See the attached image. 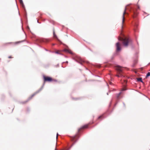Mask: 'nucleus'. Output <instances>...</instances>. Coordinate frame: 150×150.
Segmentation results:
<instances>
[{"label":"nucleus","mask_w":150,"mask_h":150,"mask_svg":"<svg viewBox=\"0 0 150 150\" xmlns=\"http://www.w3.org/2000/svg\"><path fill=\"white\" fill-rule=\"evenodd\" d=\"M103 115H102L100 116H99L98 118V120H100L101 119V118H103Z\"/></svg>","instance_id":"ddd939ff"},{"label":"nucleus","mask_w":150,"mask_h":150,"mask_svg":"<svg viewBox=\"0 0 150 150\" xmlns=\"http://www.w3.org/2000/svg\"><path fill=\"white\" fill-rule=\"evenodd\" d=\"M124 85L125 84L127 83V81L126 80H124Z\"/></svg>","instance_id":"a211bd4d"},{"label":"nucleus","mask_w":150,"mask_h":150,"mask_svg":"<svg viewBox=\"0 0 150 150\" xmlns=\"http://www.w3.org/2000/svg\"><path fill=\"white\" fill-rule=\"evenodd\" d=\"M64 51L65 52L69 53L70 54H72V52L70 50L67 49H65Z\"/></svg>","instance_id":"1a4fd4ad"},{"label":"nucleus","mask_w":150,"mask_h":150,"mask_svg":"<svg viewBox=\"0 0 150 150\" xmlns=\"http://www.w3.org/2000/svg\"><path fill=\"white\" fill-rule=\"evenodd\" d=\"M34 96V94L32 95L29 98H28V99L26 101H23L21 102V104H26L29 100H31L32 98Z\"/></svg>","instance_id":"6e6552de"},{"label":"nucleus","mask_w":150,"mask_h":150,"mask_svg":"<svg viewBox=\"0 0 150 150\" xmlns=\"http://www.w3.org/2000/svg\"><path fill=\"white\" fill-rule=\"evenodd\" d=\"M58 133L57 134V137H56V138L57 139L58 138Z\"/></svg>","instance_id":"412c9836"},{"label":"nucleus","mask_w":150,"mask_h":150,"mask_svg":"<svg viewBox=\"0 0 150 150\" xmlns=\"http://www.w3.org/2000/svg\"><path fill=\"white\" fill-rule=\"evenodd\" d=\"M53 36H54V37L55 38H57V36H56V34H55V33L54 31V32H53Z\"/></svg>","instance_id":"dca6fc26"},{"label":"nucleus","mask_w":150,"mask_h":150,"mask_svg":"<svg viewBox=\"0 0 150 150\" xmlns=\"http://www.w3.org/2000/svg\"><path fill=\"white\" fill-rule=\"evenodd\" d=\"M127 10L126 8H125L124 10V11L123 13V16H122V28L123 27V24L125 21V15L126 13V10Z\"/></svg>","instance_id":"0eeeda50"},{"label":"nucleus","mask_w":150,"mask_h":150,"mask_svg":"<svg viewBox=\"0 0 150 150\" xmlns=\"http://www.w3.org/2000/svg\"><path fill=\"white\" fill-rule=\"evenodd\" d=\"M138 13H135L134 12V14L133 16L134 18H136L138 15Z\"/></svg>","instance_id":"9d476101"},{"label":"nucleus","mask_w":150,"mask_h":150,"mask_svg":"<svg viewBox=\"0 0 150 150\" xmlns=\"http://www.w3.org/2000/svg\"><path fill=\"white\" fill-rule=\"evenodd\" d=\"M56 53L57 54H60V51H57L56 52Z\"/></svg>","instance_id":"aec40b11"},{"label":"nucleus","mask_w":150,"mask_h":150,"mask_svg":"<svg viewBox=\"0 0 150 150\" xmlns=\"http://www.w3.org/2000/svg\"><path fill=\"white\" fill-rule=\"evenodd\" d=\"M150 76V73L149 72L147 73V74L146 76V78H147L148 76Z\"/></svg>","instance_id":"2eb2a0df"},{"label":"nucleus","mask_w":150,"mask_h":150,"mask_svg":"<svg viewBox=\"0 0 150 150\" xmlns=\"http://www.w3.org/2000/svg\"><path fill=\"white\" fill-rule=\"evenodd\" d=\"M11 43V42L5 43H4L3 44V45L4 46H5V45H8L10 44Z\"/></svg>","instance_id":"f8f14e48"},{"label":"nucleus","mask_w":150,"mask_h":150,"mask_svg":"<svg viewBox=\"0 0 150 150\" xmlns=\"http://www.w3.org/2000/svg\"><path fill=\"white\" fill-rule=\"evenodd\" d=\"M123 68L122 67L117 66L116 67V69L117 71L118 74L116 76L118 77H120L122 76V73L123 70Z\"/></svg>","instance_id":"7ed1b4c3"},{"label":"nucleus","mask_w":150,"mask_h":150,"mask_svg":"<svg viewBox=\"0 0 150 150\" xmlns=\"http://www.w3.org/2000/svg\"><path fill=\"white\" fill-rule=\"evenodd\" d=\"M13 57H12V56H9L8 57V58H13Z\"/></svg>","instance_id":"6ab92c4d"},{"label":"nucleus","mask_w":150,"mask_h":150,"mask_svg":"<svg viewBox=\"0 0 150 150\" xmlns=\"http://www.w3.org/2000/svg\"><path fill=\"white\" fill-rule=\"evenodd\" d=\"M121 94V92H120L119 93V94H118L117 96V98H119V97L120 96V95Z\"/></svg>","instance_id":"f3484780"},{"label":"nucleus","mask_w":150,"mask_h":150,"mask_svg":"<svg viewBox=\"0 0 150 150\" xmlns=\"http://www.w3.org/2000/svg\"><path fill=\"white\" fill-rule=\"evenodd\" d=\"M116 51L118 52L121 50V45L119 42H117L116 44Z\"/></svg>","instance_id":"423d86ee"},{"label":"nucleus","mask_w":150,"mask_h":150,"mask_svg":"<svg viewBox=\"0 0 150 150\" xmlns=\"http://www.w3.org/2000/svg\"><path fill=\"white\" fill-rule=\"evenodd\" d=\"M19 1L20 4L22 5V6H23L24 4L22 0H19Z\"/></svg>","instance_id":"4468645a"},{"label":"nucleus","mask_w":150,"mask_h":150,"mask_svg":"<svg viewBox=\"0 0 150 150\" xmlns=\"http://www.w3.org/2000/svg\"><path fill=\"white\" fill-rule=\"evenodd\" d=\"M43 78L44 79V82H52L53 81H55V80L52 79V78L43 76Z\"/></svg>","instance_id":"20e7f679"},{"label":"nucleus","mask_w":150,"mask_h":150,"mask_svg":"<svg viewBox=\"0 0 150 150\" xmlns=\"http://www.w3.org/2000/svg\"><path fill=\"white\" fill-rule=\"evenodd\" d=\"M120 40L122 41L123 45L125 47H127L131 42V40L127 38H121Z\"/></svg>","instance_id":"f03ea898"},{"label":"nucleus","mask_w":150,"mask_h":150,"mask_svg":"<svg viewBox=\"0 0 150 150\" xmlns=\"http://www.w3.org/2000/svg\"><path fill=\"white\" fill-rule=\"evenodd\" d=\"M137 80L138 81H140V82H143V81H142V78H137Z\"/></svg>","instance_id":"9b49d317"},{"label":"nucleus","mask_w":150,"mask_h":150,"mask_svg":"<svg viewBox=\"0 0 150 150\" xmlns=\"http://www.w3.org/2000/svg\"><path fill=\"white\" fill-rule=\"evenodd\" d=\"M126 90L125 89H122V91H124V90Z\"/></svg>","instance_id":"4be33fe9"},{"label":"nucleus","mask_w":150,"mask_h":150,"mask_svg":"<svg viewBox=\"0 0 150 150\" xmlns=\"http://www.w3.org/2000/svg\"><path fill=\"white\" fill-rule=\"evenodd\" d=\"M88 124L82 127L79 128L78 130V133H77L75 136L71 137V140L74 143H75L77 141V138L79 137V133L81 129L87 128L88 127Z\"/></svg>","instance_id":"f257e3e1"},{"label":"nucleus","mask_w":150,"mask_h":150,"mask_svg":"<svg viewBox=\"0 0 150 150\" xmlns=\"http://www.w3.org/2000/svg\"><path fill=\"white\" fill-rule=\"evenodd\" d=\"M75 60L77 62L81 64H83L84 62V61L81 58L79 57H76L75 58Z\"/></svg>","instance_id":"39448f33"}]
</instances>
